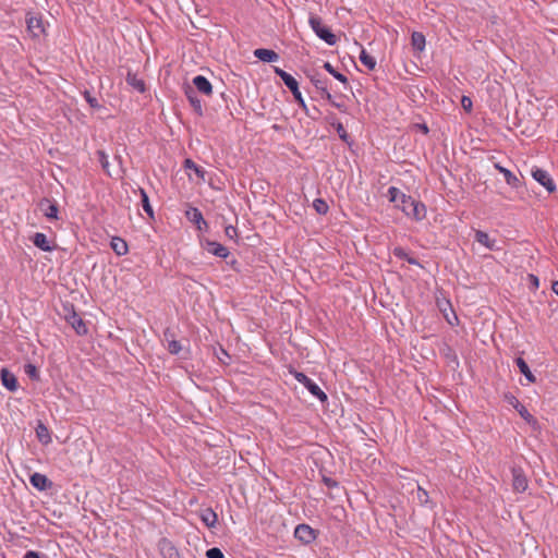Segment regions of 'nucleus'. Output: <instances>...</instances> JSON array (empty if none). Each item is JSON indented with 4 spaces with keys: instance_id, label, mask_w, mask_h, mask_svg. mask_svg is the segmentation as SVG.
<instances>
[{
    "instance_id": "a19ab883",
    "label": "nucleus",
    "mask_w": 558,
    "mask_h": 558,
    "mask_svg": "<svg viewBox=\"0 0 558 558\" xmlns=\"http://www.w3.org/2000/svg\"><path fill=\"white\" fill-rule=\"evenodd\" d=\"M506 399L514 409L521 405L520 401L514 396H507Z\"/></svg>"
},
{
    "instance_id": "e433bc0d",
    "label": "nucleus",
    "mask_w": 558,
    "mask_h": 558,
    "mask_svg": "<svg viewBox=\"0 0 558 558\" xmlns=\"http://www.w3.org/2000/svg\"><path fill=\"white\" fill-rule=\"evenodd\" d=\"M461 105L463 107L464 110L466 111H471L472 109V99L468 96H463L462 99H461Z\"/></svg>"
},
{
    "instance_id": "49530a36",
    "label": "nucleus",
    "mask_w": 558,
    "mask_h": 558,
    "mask_svg": "<svg viewBox=\"0 0 558 558\" xmlns=\"http://www.w3.org/2000/svg\"><path fill=\"white\" fill-rule=\"evenodd\" d=\"M195 166L196 165L192 160H190V159L185 160V168L193 170L195 168Z\"/></svg>"
},
{
    "instance_id": "f3484780",
    "label": "nucleus",
    "mask_w": 558,
    "mask_h": 558,
    "mask_svg": "<svg viewBox=\"0 0 558 558\" xmlns=\"http://www.w3.org/2000/svg\"><path fill=\"white\" fill-rule=\"evenodd\" d=\"M408 217L421 221L426 217V207L423 203L415 201Z\"/></svg>"
},
{
    "instance_id": "dca6fc26",
    "label": "nucleus",
    "mask_w": 558,
    "mask_h": 558,
    "mask_svg": "<svg viewBox=\"0 0 558 558\" xmlns=\"http://www.w3.org/2000/svg\"><path fill=\"white\" fill-rule=\"evenodd\" d=\"M254 56L264 62H275L279 59L277 52L270 49L259 48L254 51Z\"/></svg>"
},
{
    "instance_id": "58836bf2",
    "label": "nucleus",
    "mask_w": 558,
    "mask_h": 558,
    "mask_svg": "<svg viewBox=\"0 0 558 558\" xmlns=\"http://www.w3.org/2000/svg\"><path fill=\"white\" fill-rule=\"evenodd\" d=\"M85 99L93 108H97L99 106L97 99L93 97L88 92H85Z\"/></svg>"
},
{
    "instance_id": "4c0bfd02",
    "label": "nucleus",
    "mask_w": 558,
    "mask_h": 558,
    "mask_svg": "<svg viewBox=\"0 0 558 558\" xmlns=\"http://www.w3.org/2000/svg\"><path fill=\"white\" fill-rule=\"evenodd\" d=\"M99 161L102 168L108 172L109 161L107 155L104 151H99Z\"/></svg>"
},
{
    "instance_id": "c85d7f7f",
    "label": "nucleus",
    "mask_w": 558,
    "mask_h": 558,
    "mask_svg": "<svg viewBox=\"0 0 558 558\" xmlns=\"http://www.w3.org/2000/svg\"><path fill=\"white\" fill-rule=\"evenodd\" d=\"M41 209L44 214L49 219H57L58 217V207L56 204H51L48 201L41 204Z\"/></svg>"
},
{
    "instance_id": "f257e3e1",
    "label": "nucleus",
    "mask_w": 558,
    "mask_h": 558,
    "mask_svg": "<svg viewBox=\"0 0 558 558\" xmlns=\"http://www.w3.org/2000/svg\"><path fill=\"white\" fill-rule=\"evenodd\" d=\"M388 197L389 201L397 204V207L400 208L407 216H409L415 199L411 196L405 195L399 189L395 186H390L388 189Z\"/></svg>"
},
{
    "instance_id": "4468645a",
    "label": "nucleus",
    "mask_w": 558,
    "mask_h": 558,
    "mask_svg": "<svg viewBox=\"0 0 558 558\" xmlns=\"http://www.w3.org/2000/svg\"><path fill=\"white\" fill-rule=\"evenodd\" d=\"M185 216L191 222L195 223L199 230L203 229V226H207L202 213L195 207L189 208L185 211Z\"/></svg>"
},
{
    "instance_id": "a878e982",
    "label": "nucleus",
    "mask_w": 558,
    "mask_h": 558,
    "mask_svg": "<svg viewBox=\"0 0 558 558\" xmlns=\"http://www.w3.org/2000/svg\"><path fill=\"white\" fill-rule=\"evenodd\" d=\"M517 365H518L520 372L525 376V378L530 383H534L535 381V376L532 374V372L529 368V365L526 364V362L523 359L518 357L517 359Z\"/></svg>"
},
{
    "instance_id": "37998d69",
    "label": "nucleus",
    "mask_w": 558,
    "mask_h": 558,
    "mask_svg": "<svg viewBox=\"0 0 558 558\" xmlns=\"http://www.w3.org/2000/svg\"><path fill=\"white\" fill-rule=\"evenodd\" d=\"M25 369H26V373L31 377H36L37 376V369H36V367L34 365L28 364V365H26Z\"/></svg>"
},
{
    "instance_id": "2f4dec72",
    "label": "nucleus",
    "mask_w": 558,
    "mask_h": 558,
    "mask_svg": "<svg viewBox=\"0 0 558 558\" xmlns=\"http://www.w3.org/2000/svg\"><path fill=\"white\" fill-rule=\"evenodd\" d=\"M324 69L330 73L336 80H338L339 82L343 83V84H347L348 83V78L341 74L340 72L336 71L335 68L331 65V63L329 62H325L324 63Z\"/></svg>"
},
{
    "instance_id": "b1692460",
    "label": "nucleus",
    "mask_w": 558,
    "mask_h": 558,
    "mask_svg": "<svg viewBox=\"0 0 558 558\" xmlns=\"http://www.w3.org/2000/svg\"><path fill=\"white\" fill-rule=\"evenodd\" d=\"M111 247L119 256L128 253V244L121 238H112Z\"/></svg>"
},
{
    "instance_id": "39448f33",
    "label": "nucleus",
    "mask_w": 558,
    "mask_h": 558,
    "mask_svg": "<svg viewBox=\"0 0 558 558\" xmlns=\"http://www.w3.org/2000/svg\"><path fill=\"white\" fill-rule=\"evenodd\" d=\"M27 31L34 38H40L46 34V27L41 20V17L35 15H28L27 20Z\"/></svg>"
},
{
    "instance_id": "f704fd0d",
    "label": "nucleus",
    "mask_w": 558,
    "mask_h": 558,
    "mask_svg": "<svg viewBox=\"0 0 558 558\" xmlns=\"http://www.w3.org/2000/svg\"><path fill=\"white\" fill-rule=\"evenodd\" d=\"M416 499L421 505L429 504L428 493L420 485H417Z\"/></svg>"
},
{
    "instance_id": "9b49d317",
    "label": "nucleus",
    "mask_w": 558,
    "mask_h": 558,
    "mask_svg": "<svg viewBox=\"0 0 558 558\" xmlns=\"http://www.w3.org/2000/svg\"><path fill=\"white\" fill-rule=\"evenodd\" d=\"M31 484L38 490H46L51 487L52 483L48 477L41 473H34L31 478Z\"/></svg>"
},
{
    "instance_id": "2eb2a0df",
    "label": "nucleus",
    "mask_w": 558,
    "mask_h": 558,
    "mask_svg": "<svg viewBox=\"0 0 558 558\" xmlns=\"http://www.w3.org/2000/svg\"><path fill=\"white\" fill-rule=\"evenodd\" d=\"M202 522L209 529L215 527L217 523V514L211 508H205L199 511Z\"/></svg>"
},
{
    "instance_id": "cd10ccee",
    "label": "nucleus",
    "mask_w": 558,
    "mask_h": 558,
    "mask_svg": "<svg viewBox=\"0 0 558 558\" xmlns=\"http://www.w3.org/2000/svg\"><path fill=\"white\" fill-rule=\"evenodd\" d=\"M360 61L363 65H365L368 70H374L376 66V60L374 57L369 56L365 49H361L360 52Z\"/></svg>"
},
{
    "instance_id": "7ed1b4c3",
    "label": "nucleus",
    "mask_w": 558,
    "mask_h": 558,
    "mask_svg": "<svg viewBox=\"0 0 558 558\" xmlns=\"http://www.w3.org/2000/svg\"><path fill=\"white\" fill-rule=\"evenodd\" d=\"M293 376L300 384L304 385V387L322 402L327 400V395L320 389V387L317 384L310 379L305 374L294 372Z\"/></svg>"
},
{
    "instance_id": "ea45409f",
    "label": "nucleus",
    "mask_w": 558,
    "mask_h": 558,
    "mask_svg": "<svg viewBox=\"0 0 558 558\" xmlns=\"http://www.w3.org/2000/svg\"><path fill=\"white\" fill-rule=\"evenodd\" d=\"M225 233L228 238L233 239L236 235V229L232 226H228L225 229Z\"/></svg>"
},
{
    "instance_id": "3c124183",
    "label": "nucleus",
    "mask_w": 558,
    "mask_h": 558,
    "mask_svg": "<svg viewBox=\"0 0 558 558\" xmlns=\"http://www.w3.org/2000/svg\"><path fill=\"white\" fill-rule=\"evenodd\" d=\"M533 283L537 284V278L533 277Z\"/></svg>"
},
{
    "instance_id": "aec40b11",
    "label": "nucleus",
    "mask_w": 558,
    "mask_h": 558,
    "mask_svg": "<svg viewBox=\"0 0 558 558\" xmlns=\"http://www.w3.org/2000/svg\"><path fill=\"white\" fill-rule=\"evenodd\" d=\"M69 323L72 325V327L75 329V331L78 333V335H86L87 333V327L85 325V323L83 322V319L76 315L75 313H73L70 317H69Z\"/></svg>"
},
{
    "instance_id": "5701e85b",
    "label": "nucleus",
    "mask_w": 558,
    "mask_h": 558,
    "mask_svg": "<svg viewBox=\"0 0 558 558\" xmlns=\"http://www.w3.org/2000/svg\"><path fill=\"white\" fill-rule=\"evenodd\" d=\"M411 44L415 50L422 52L425 49V36L420 32H414L411 36Z\"/></svg>"
},
{
    "instance_id": "c03bdc74",
    "label": "nucleus",
    "mask_w": 558,
    "mask_h": 558,
    "mask_svg": "<svg viewBox=\"0 0 558 558\" xmlns=\"http://www.w3.org/2000/svg\"><path fill=\"white\" fill-rule=\"evenodd\" d=\"M193 171L195 172V174L197 177H199L202 180H205V170L199 168L197 165L195 166V168L193 169Z\"/></svg>"
},
{
    "instance_id": "de8ad7c7",
    "label": "nucleus",
    "mask_w": 558,
    "mask_h": 558,
    "mask_svg": "<svg viewBox=\"0 0 558 558\" xmlns=\"http://www.w3.org/2000/svg\"><path fill=\"white\" fill-rule=\"evenodd\" d=\"M551 290L555 294L558 295V281H554L551 284Z\"/></svg>"
},
{
    "instance_id": "ddd939ff",
    "label": "nucleus",
    "mask_w": 558,
    "mask_h": 558,
    "mask_svg": "<svg viewBox=\"0 0 558 558\" xmlns=\"http://www.w3.org/2000/svg\"><path fill=\"white\" fill-rule=\"evenodd\" d=\"M193 84L196 87V89L206 95L209 96L213 93V86L210 82L203 75H197L193 78Z\"/></svg>"
},
{
    "instance_id": "4be33fe9",
    "label": "nucleus",
    "mask_w": 558,
    "mask_h": 558,
    "mask_svg": "<svg viewBox=\"0 0 558 558\" xmlns=\"http://www.w3.org/2000/svg\"><path fill=\"white\" fill-rule=\"evenodd\" d=\"M126 82L135 90H137L140 93H144L145 92V83H144V81L142 78L137 77L136 74H133V73L129 72L128 75H126Z\"/></svg>"
},
{
    "instance_id": "20e7f679",
    "label": "nucleus",
    "mask_w": 558,
    "mask_h": 558,
    "mask_svg": "<svg viewBox=\"0 0 558 558\" xmlns=\"http://www.w3.org/2000/svg\"><path fill=\"white\" fill-rule=\"evenodd\" d=\"M531 175L535 181L543 185L548 193H554L556 191V184L546 170L534 167L531 169Z\"/></svg>"
},
{
    "instance_id": "9d476101",
    "label": "nucleus",
    "mask_w": 558,
    "mask_h": 558,
    "mask_svg": "<svg viewBox=\"0 0 558 558\" xmlns=\"http://www.w3.org/2000/svg\"><path fill=\"white\" fill-rule=\"evenodd\" d=\"M1 383L2 385L10 391H15L17 389V380L13 373L9 372L7 368H2L0 372Z\"/></svg>"
},
{
    "instance_id": "393cba45",
    "label": "nucleus",
    "mask_w": 558,
    "mask_h": 558,
    "mask_svg": "<svg viewBox=\"0 0 558 558\" xmlns=\"http://www.w3.org/2000/svg\"><path fill=\"white\" fill-rule=\"evenodd\" d=\"M515 410L519 412L520 416H521V417H522V418H523L527 424H530L534 429H536V428L538 427V423H537L536 418H535L533 415H531V414L529 413V411L526 410V408H525L524 405H522V404H521V405H520L519 408H517Z\"/></svg>"
},
{
    "instance_id": "0eeeda50",
    "label": "nucleus",
    "mask_w": 558,
    "mask_h": 558,
    "mask_svg": "<svg viewBox=\"0 0 558 558\" xmlns=\"http://www.w3.org/2000/svg\"><path fill=\"white\" fill-rule=\"evenodd\" d=\"M294 536L301 542L310 544L315 539V532L311 526L306 524H300L295 527Z\"/></svg>"
},
{
    "instance_id": "423d86ee",
    "label": "nucleus",
    "mask_w": 558,
    "mask_h": 558,
    "mask_svg": "<svg viewBox=\"0 0 558 558\" xmlns=\"http://www.w3.org/2000/svg\"><path fill=\"white\" fill-rule=\"evenodd\" d=\"M475 240L477 243L483 245L489 251H498L500 247L498 246V242L496 239L492 238L488 233L477 230L475 232Z\"/></svg>"
},
{
    "instance_id": "f03ea898",
    "label": "nucleus",
    "mask_w": 558,
    "mask_h": 558,
    "mask_svg": "<svg viewBox=\"0 0 558 558\" xmlns=\"http://www.w3.org/2000/svg\"><path fill=\"white\" fill-rule=\"evenodd\" d=\"M308 22L314 33L325 43H327L330 46L337 43L336 35L332 34L328 27L323 25L319 17L311 16Z\"/></svg>"
},
{
    "instance_id": "a18cd8bd",
    "label": "nucleus",
    "mask_w": 558,
    "mask_h": 558,
    "mask_svg": "<svg viewBox=\"0 0 558 558\" xmlns=\"http://www.w3.org/2000/svg\"><path fill=\"white\" fill-rule=\"evenodd\" d=\"M24 558H40L39 554L33 550L27 551Z\"/></svg>"
},
{
    "instance_id": "c9c22d12",
    "label": "nucleus",
    "mask_w": 558,
    "mask_h": 558,
    "mask_svg": "<svg viewBox=\"0 0 558 558\" xmlns=\"http://www.w3.org/2000/svg\"><path fill=\"white\" fill-rule=\"evenodd\" d=\"M206 557L207 558H225L223 553L217 547H213V548L208 549L206 551Z\"/></svg>"
},
{
    "instance_id": "09e8293b",
    "label": "nucleus",
    "mask_w": 558,
    "mask_h": 558,
    "mask_svg": "<svg viewBox=\"0 0 558 558\" xmlns=\"http://www.w3.org/2000/svg\"><path fill=\"white\" fill-rule=\"evenodd\" d=\"M395 252H396V255H399V256H401V255L403 254V252H402V250H401V248H398V250H396Z\"/></svg>"
},
{
    "instance_id": "6ab92c4d",
    "label": "nucleus",
    "mask_w": 558,
    "mask_h": 558,
    "mask_svg": "<svg viewBox=\"0 0 558 558\" xmlns=\"http://www.w3.org/2000/svg\"><path fill=\"white\" fill-rule=\"evenodd\" d=\"M495 168L504 174L505 177V180L507 182V184H509L510 186L512 187H518L520 181L519 179L510 171L508 170L507 168L500 166L499 163H496L495 165Z\"/></svg>"
},
{
    "instance_id": "7c9ffc66",
    "label": "nucleus",
    "mask_w": 558,
    "mask_h": 558,
    "mask_svg": "<svg viewBox=\"0 0 558 558\" xmlns=\"http://www.w3.org/2000/svg\"><path fill=\"white\" fill-rule=\"evenodd\" d=\"M138 191L141 195L143 209L147 213L149 217L154 218V210L153 207L150 206L147 193L143 189H140Z\"/></svg>"
},
{
    "instance_id": "bb28decb",
    "label": "nucleus",
    "mask_w": 558,
    "mask_h": 558,
    "mask_svg": "<svg viewBox=\"0 0 558 558\" xmlns=\"http://www.w3.org/2000/svg\"><path fill=\"white\" fill-rule=\"evenodd\" d=\"M312 82L314 83L315 87L319 89L323 93V96L328 100L331 101L332 96L327 90L326 82L319 77L313 76Z\"/></svg>"
},
{
    "instance_id": "8fccbe9b",
    "label": "nucleus",
    "mask_w": 558,
    "mask_h": 558,
    "mask_svg": "<svg viewBox=\"0 0 558 558\" xmlns=\"http://www.w3.org/2000/svg\"><path fill=\"white\" fill-rule=\"evenodd\" d=\"M422 130H423L425 133H427V131H428V129H427V126H426V125L422 126Z\"/></svg>"
},
{
    "instance_id": "c756f323",
    "label": "nucleus",
    "mask_w": 558,
    "mask_h": 558,
    "mask_svg": "<svg viewBox=\"0 0 558 558\" xmlns=\"http://www.w3.org/2000/svg\"><path fill=\"white\" fill-rule=\"evenodd\" d=\"M185 94H186L192 107L194 108V110L198 114H202L203 106H202L201 100L194 95V92L191 88H189V89H186Z\"/></svg>"
},
{
    "instance_id": "412c9836",
    "label": "nucleus",
    "mask_w": 558,
    "mask_h": 558,
    "mask_svg": "<svg viewBox=\"0 0 558 558\" xmlns=\"http://www.w3.org/2000/svg\"><path fill=\"white\" fill-rule=\"evenodd\" d=\"M36 436L43 445H48L51 442L50 432L47 428V426L45 424H43L41 422H39L36 427Z\"/></svg>"
},
{
    "instance_id": "a211bd4d",
    "label": "nucleus",
    "mask_w": 558,
    "mask_h": 558,
    "mask_svg": "<svg viewBox=\"0 0 558 558\" xmlns=\"http://www.w3.org/2000/svg\"><path fill=\"white\" fill-rule=\"evenodd\" d=\"M33 243L35 246H37L38 248H40L45 252H50L52 250V246L50 245L49 240L47 239V236L44 233H40V232L35 233L33 236Z\"/></svg>"
},
{
    "instance_id": "473e14b6",
    "label": "nucleus",
    "mask_w": 558,
    "mask_h": 558,
    "mask_svg": "<svg viewBox=\"0 0 558 558\" xmlns=\"http://www.w3.org/2000/svg\"><path fill=\"white\" fill-rule=\"evenodd\" d=\"M165 337H166V341H167L168 351L172 354H178L182 349L181 344L174 339H169L168 332L165 333Z\"/></svg>"
},
{
    "instance_id": "1a4fd4ad",
    "label": "nucleus",
    "mask_w": 558,
    "mask_h": 558,
    "mask_svg": "<svg viewBox=\"0 0 558 558\" xmlns=\"http://www.w3.org/2000/svg\"><path fill=\"white\" fill-rule=\"evenodd\" d=\"M205 250L218 257L226 258L229 255V251L222 244L215 241H207L205 244Z\"/></svg>"
},
{
    "instance_id": "72a5a7b5",
    "label": "nucleus",
    "mask_w": 558,
    "mask_h": 558,
    "mask_svg": "<svg viewBox=\"0 0 558 558\" xmlns=\"http://www.w3.org/2000/svg\"><path fill=\"white\" fill-rule=\"evenodd\" d=\"M313 207L314 209L320 214V215H325L327 211H328V204L322 199V198H317L313 202Z\"/></svg>"
},
{
    "instance_id": "f8f14e48",
    "label": "nucleus",
    "mask_w": 558,
    "mask_h": 558,
    "mask_svg": "<svg viewBox=\"0 0 558 558\" xmlns=\"http://www.w3.org/2000/svg\"><path fill=\"white\" fill-rule=\"evenodd\" d=\"M274 71L283 81L286 86L291 92H296V86H299V83L291 74L287 73L286 71H283L282 69L278 68V66H275Z\"/></svg>"
},
{
    "instance_id": "6e6552de",
    "label": "nucleus",
    "mask_w": 558,
    "mask_h": 558,
    "mask_svg": "<svg viewBox=\"0 0 558 558\" xmlns=\"http://www.w3.org/2000/svg\"><path fill=\"white\" fill-rule=\"evenodd\" d=\"M512 486L513 489L519 493L527 488V480L521 469H512Z\"/></svg>"
},
{
    "instance_id": "79ce46f5",
    "label": "nucleus",
    "mask_w": 558,
    "mask_h": 558,
    "mask_svg": "<svg viewBox=\"0 0 558 558\" xmlns=\"http://www.w3.org/2000/svg\"><path fill=\"white\" fill-rule=\"evenodd\" d=\"M291 93L293 94V96L296 99V101L300 105L304 106V99H303L302 94H301V92L299 89V86H296V92H291Z\"/></svg>"
}]
</instances>
